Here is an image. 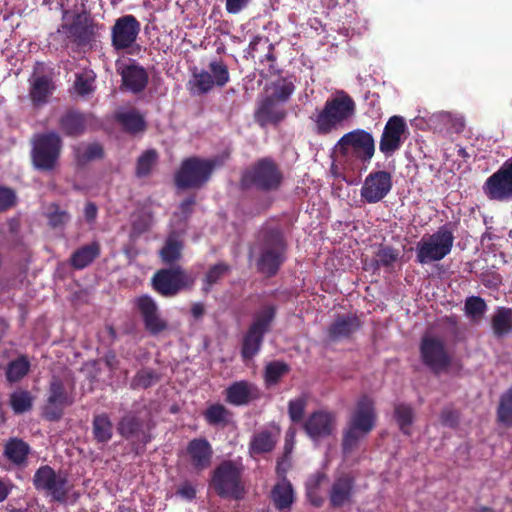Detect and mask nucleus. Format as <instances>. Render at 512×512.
<instances>
[{
  "label": "nucleus",
  "instance_id": "46",
  "mask_svg": "<svg viewBox=\"0 0 512 512\" xmlns=\"http://www.w3.org/2000/svg\"><path fill=\"white\" fill-rule=\"evenodd\" d=\"M158 160V153L155 149L144 151L137 159L135 174L138 178L147 177L151 174L153 167Z\"/></svg>",
  "mask_w": 512,
  "mask_h": 512
},
{
  "label": "nucleus",
  "instance_id": "9",
  "mask_svg": "<svg viewBox=\"0 0 512 512\" xmlns=\"http://www.w3.org/2000/svg\"><path fill=\"white\" fill-rule=\"evenodd\" d=\"M276 316V307L266 305L255 313L253 321L243 335L241 345V357L243 361L254 358L260 351L265 334L270 330V326Z\"/></svg>",
  "mask_w": 512,
  "mask_h": 512
},
{
  "label": "nucleus",
  "instance_id": "27",
  "mask_svg": "<svg viewBox=\"0 0 512 512\" xmlns=\"http://www.w3.org/2000/svg\"><path fill=\"white\" fill-rule=\"evenodd\" d=\"M186 453L190 464L197 472L208 469L212 464L214 450L210 442L204 437L190 440L186 446Z\"/></svg>",
  "mask_w": 512,
  "mask_h": 512
},
{
  "label": "nucleus",
  "instance_id": "20",
  "mask_svg": "<svg viewBox=\"0 0 512 512\" xmlns=\"http://www.w3.org/2000/svg\"><path fill=\"white\" fill-rule=\"evenodd\" d=\"M145 330L152 336H157L168 329V322L162 318L155 300L149 295H142L136 300Z\"/></svg>",
  "mask_w": 512,
  "mask_h": 512
},
{
  "label": "nucleus",
  "instance_id": "30",
  "mask_svg": "<svg viewBox=\"0 0 512 512\" xmlns=\"http://www.w3.org/2000/svg\"><path fill=\"white\" fill-rule=\"evenodd\" d=\"M270 499L279 512H288L292 508L296 496L294 488L288 479L280 480L271 489Z\"/></svg>",
  "mask_w": 512,
  "mask_h": 512
},
{
  "label": "nucleus",
  "instance_id": "28",
  "mask_svg": "<svg viewBox=\"0 0 512 512\" xmlns=\"http://www.w3.org/2000/svg\"><path fill=\"white\" fill-rule=\"evenodd\" d=\"M260 397L258 387L249 381H235L225 390V400L234 406H244Z\"/></svg>",
  "mask_w": 512,
  "mask_h": 512
},
{
  "label": "nucleus",
  "instance_id": "60",
  "mask_svg": "<svg viewBox=\"0 0 512 512\" xmlns=\"http://www.w3.org/2000/svg\"><path fill=\"white\" fill-rule=\"evenodd\" d=\"M74 88L77 93L81 96L88 95L92 91V85L90 81L83 75H77L74 82Z\"/></svg>",
  "mask_w": 512,
  "mask_h": 512
},
{
  "label": "nucleus",
  "instance_id": "21",
  "mask_svg": "<svg viewBox=\"0 0 512 512\" xmlns=\"http://www.w3.org/2000/svg\"><path fill=\"white\" fill-rule=\"evenodd\" d=\"M44 68V64L37 62L34 72L29 79V98L34 107H42L48 103L49 98L55 90V84L51 75L39 74Z\"/></svg>",
  "mask_w": 512,
  "mask_h": 512
},
{
  "label": "nucleus",
  "instance_id": "39",
  "mask_svg": "<svg viewBox=\"0 0 512 512\" xmlns=\"http://www.w3.org/2000/svg\"><path fill=\"white\" fill-rule=\"evenodd\" d=\"M231 271V266L226 262H218L209 267L203 278L202 292L209 293L213 286L218 284Z\"/></svg>",
  "mask_w": 512,
  "mask_h": 512
},
{
  "label": "nucleus",
  "instance_id": "15",
  "mask_svg": "<svg viewBox=\"0 0 512 512\" xmlns=\"http://www.w3.org/2000/svg\"><path fill=\"white\" fill-rule=\"evenodd\" d=\"M483 192L490 200L506 201L512 198V159L505 161L486 179Z\"/></svg>",
  "mask_w": 512,
  "mask_h": 512
},
{
  "label": "nucleus",
  "instance_id": "5",
  "mask_svg": "<svg viewBox=\"0 0 512 512\" xmlns=\"http://www.w3.org/2000/svg\"><path fill=\"white\" fill-rule=\"evenodd\" d=\"M63 23L58 28V32H62L79 47L91 45L99 37L100 30L104 25L97 22L90 11L84 6L81 11L71 12L63 10Z\"/></svg>",
  "mask_w": 512,
  "mask_h": 512
},
{
  "label": "nucleus",
  "instance_id": "7",
  "mask_svg": "<svg viewBox=\"0 0 512 512\" xmlns=\"http://www.w3.org/2000/svg\"><path fill=\"white\" fill-rule=\"evenodd\" d=\"M286 251L287 245L282 232L278 229L266 230L256 262L258 272L267 278L274 277L286 261Z\"/></svg>",
  "mask_w": 512,
  "mask_h": 512
},
{
  "label": "nucleus",
  "instance_id": "50",
  "mask_svg": "<svg viewBox=\"0 0 512 512\" xmlns=\"http://www.w3.org/2000/svg\"><path fill=\"white\" fill-rule=\"evenodd\" d=\"M464 311L467 317L478 321L487 311V304L480 296H470L465 300Z\"/></svg>",
  "mask_w": 512,
  "mask_h": 512
},
{
  "label": "nucleus",
  "instance_id": "41",
  "mask_svg": "<svg viewBox=\"0 0 512 512\" xmlns=\"http://www.w3.org/2000/svg\"><path fill=\"white\" fill-rule=\"evenodd\" d=\"M210 72L206 70L197 71L192 73V78L188 82L189 90L194 95H204L209 93L215 86Z\"/></svg>",
  "mask_w": 512,
  "mask_h": 512
},
{
  "label": "nucleus",
  "instance_id": "45",
  "mask_svg": "<svg viewBox=\"0 0 512 512\" xmlns=\"http://www.w3.org/2000/svg\"><path fill=\"white\" fill-rule=\"evenodd\" d=\"M34 398L28 390H16L10 394L9 404L17 415L30 411L33 407Z\"/></svg>",
  "mask_w": 512,
  "mask_h": 512
},
{
  "label": "nucleus",
  "instance_id": "29",
  "mask_svg": "<svg viewBox=\"0 0 512 512\" xmlns=\"http://www.w3.org/2000/svg\"><path fill=\"white\" fill-rule=\"evenodd\" d=\"M117 430L118 433L127 440L136 439L143 445L151 441L149 433L143 428V421L131 413L124 415L120 419Z\"/></svg>",
  "mask_w": 512,
  "mask_h": 512
},
{
  "label": "nucleus",
  "instance_id": "11",
  "mask_svg": "<svg viewBox=\"0 0 512 512\" xmlns=\"http://www.w3.org/2000/svg\"><path fill=\"white\" fill-rule=\"evenodd\" d=\"M335 151L346 159L352 156L363 163L370 162L375 153L374 137L364 129H354L337 141Z\"/></svg>",
  "mask_w": 512,
  "mask_h": 512
},
{
  "label": "nucleus",
  "instance_id": "18",
  "mask_svg": "<svg viewBox=\"0 0 512 512\" xmlns=\"http://www.w3.org/2000/svg\"><path fill=\"white\" fill-rule=\"evenodd\" d=\"M393 186L392 175L385 170L370 172L360 189L363 202L375 204L382 201L391 191Z\"/></svg>",
  "mask_w": 512,
  "mask_h": 512
},
{
  "label": "nucleus",
  "instance_id": "38",
  "mask_svg": "<svg viewBox=\"0 0 512 512\" xmlns=\"http://www.w3.org/2000/svg\"><path fill=\"white\" fill-rule=\"evenodd\" d=\"M92 433L98 443H107L111 440L113 436V424L107 413L94 415Z\"/></svg>",
  "mask_w": 512,
  "mask_h": 512
},
{
  "label": "nucleus",
  "instance_id": "4",
  "mask_svg": "<svg viewBox=\"0 0 512 512\" xmlns=\"http://www.w3.org/2000/svg\"><path fill=\"white\" fill-rule=\"evenodd\" d=\"M375 422L374 401L369 396L363 395L358 399L347 428L343 431L341 444L343 453L352 452L359 441L374 429Z\"/></svg>",
  "mask_w": 512,
  "mask_h": 512
},
{
  "label": "nucleus",
  "instance_id": "22",
  "mask_svg": "<svg viewBox=\"0 0 512 512\" xmlns=\"http://www.w3.org/2000/svg\"><path fill=\"white\" fill-rule=\"evenodd\" d=\"M117 73L121 76V87L134 94L143 92L149 82V75L146 69L132 61L128 64H117Z\"/></svg>",
  "mask_w": 512,
  "mask_h": 512
},
{
  "label": "nucleus",
  "instance_id": "26",
  "mask_svg": "<svg viewBox=\"0 0 512 512\" xmlns=\"http://www.w3.org/2000/svg\"><path fill=\"white\" fill-rule=\"evenodd\" d=\"M361 327L362 321L357 315H337L327 329V338L333 343L350 340Z\"/></svg>",
  "mask_w": 512,
  "mask_h": 512
},
{
  "label": "nucleus",
  "instance_id": "44",
  "mask_svg": "<svg viewBox=\"0 0 512 512\" xmlns=\"http://www.w3.org/2000/svg\"><path fill=\"white\" fill-rule=\"evenodd\" d=\"M183 243L173 236H169L161 250L159 256L165 265H173L182 256Z\"/></svg>",
  "mask_w": 512,
  "mask_h": 512
},
{
  "label": "nucleus",
  "instance_id": "58",
  "mask_svg": "<svg viewBox=\"0 0 512 512\" xmlns=\"http://www.w3.org/2000/svg\"><path fill=\"white\" fill-rule=\"evenodd\" d=\"M176 494L183 499L192 501L196 498L197 491L195 486L186 480L178 486Z\"/></svg>",
  "mask_w": 512,
  "mask_h": 512
},
{
  "label": "nucleus",
  "instance_id": "62",
  "mask_svg": "<svg viewBox=\"0 0 512 512\" xmlns=\"http://www.w3.org/2000/svg\"><path fill=\"white\" fill-rule=\"evenodd\" d=\"M291 467V463L288 457V451L285 452L284 456L277 461L276 473L281 480L287 479L286 474Z\"/></svg>",
  "mask_w": 512,
  "mask_h": 512
},
{
  "label": "nucleus",
  "instance_id": "13",
  "mask_svg": "<svg viewBox=\"0 0 512 512\" xmlns=\"http://www.w3.org/2000/svg\"><path fill=\"white\" fill-rule=\"evenodd\" d=\"M195 277L180 265L156 271L152 277L153 289L163 297H174L181 290L192 289Z\"/></svg>",
  "mask_w": 512,
  "mask_h": 512
},
{
  "label": "nucleus",
  "instance_id": "43",
  "mask_svg": "<svg viewBox=\"0 0 512 512\" xmlns=\"http://www.w3.org/2000/svg\"><path fill=\"white\" fill-rule=\"evenodd\" d=\"M399 258L400 251L398 249L390 245L380 244L378 250L375 252L372 265L375 269H379L381 267L389 269L394 266Z\"/></svg>",
  "mask_w": 512,
  "mask_h": 512
},
{
  "label": "nucleus",
  "instance_id": "2",
  "mask_svg": "<svg viewBox=\"0 0 512 512\" xmlns=\"http://www.w3.org/2000/svg\"><path fill=\"white\" fill-rule=\"evenodd\" d=\"M284 182V174L279 164L269 156L261 157L242 170L239 189L272 193L278 191Z\"/></svg>",
  "mask_w": 512,
  "mask_h": 512
},
{
  "label": "nucleus",
  "instance_id": "64",
  "mask_svg": "<svg viewBox=\"0 0 512 512\" xmlns=\"http://www.w3.org/2000/svg\"><path fill=\"white\" fill-rule=\"evenodd\" d=\"M13 488L14 485L10 479L0 477V503L8 498Z\"/></svg>",
  "mask_w": 512,
  "mask_h": 512
},
{
  "label": "nucleus",
  "instance_id": "59",
  "mask_svg": "<svg viewBox=\"0 0 512 512\" xmlns=\"http://www.w3.org/2000/svg\"><path fill=\"white\" fill-rule=\"evenodd\" d=\"M325 478L326 475L323 472H316L309 477L306 483L307 494L309 497H311L312 493H315L318 490Z\"/></svg>",
  "mask_w": 512,
  "mask_h": 512
},
{
  "label": "nucleus",
  "instance_id": "36",
  "mask_svg": "<svg viewBox=\"0 0 512 512\" xmlns=\"http://www.w3.org/2000/svg\"><path fill=\"white\" fill-rule=\"evenodd\" d=\"M115 120L125 132L132 135L145 131L147 127L144 117L136 110L118 112Z\"/></svg>",
  "mask_w": 512,
  "mask_h": 512
},
{
  "label": "nucleus",
  "instance_id": "48",
  "mask_svg": "<svg viewBox=\"0 0 512 512\" xmlns=\"http://www.w3.org/2000/svg\"><path fill=\"white\" fill-rule=\"evenodd\" d=\"M395 419L399 425L400 430L406 434H410V426L413 423L414 412L410 405L405 403L396 404L394 407Z\"/></svg>",
  "mask_w": 512,
  "mask_h": 512
},
{
  "label": "nucleus",
  "instance_id": "52",
  "mask_svg": "<svg viewBox=\"0 0 512 512\" xmlns=\"http://www.w3.org/2000/svg\"><path fill=\"white\" fill-rule=\"evenodd\" d=\"M160 379L159 375L151 368H145L139 370L131 381L132 389H147L158 382Z\"/></svg>",
  "mask_w": 512,
  "mask_h": 512
},
{
  "label": "nucleus",
  "instance_id": "56",
  "mask_svg": "<svg viewBox=\"0 0 512 512\" xmlns=\"http://www.w3.org/2000/svg\"><path fill=\"white\" fill-rule=\"evenodd\" d=\"M70 220V215L67 211L59 209L58 206L55 207V210L49 213L48 221L49 225L53 228H58L64 226Z\"/></svg>",
  "mask_w": 512,
  "mask_h": 512
},
{
  "label": "nucleus",
  "instance_id": "53",
  "mask_svg": "<svg viewBox=\"0 0 512 512\" xmlns=\"http://www.w3.org/2000/svg\"><path fill=\"white\" fill-rule=\"evenodd\" d=\"M294 91V84L291 81L284 79L283 81L275 84L272 94L267 96L283 104L290 99Z\"/></svg>",
  "mask_w": 512,
  "mask_h": 512
},
{
  "label": "nucleus",
  "instance_id": "37",
  "mask_svg": "<svg viewBox=\"0 0 512 512\" xmlns=\"http://www.w3.org/2000/svg\"><path fill=\"white\" fill-rule=\"evenodd\" d=\"M491 327L498 338L512 332V308L498 307L492 316Z\"/></svg>",
  "mask_w": 512,
  "mask_h": 512
},
{
  "label": "nucleus",
  "instance_id": "47",
  "mask_svg": "<svg viewBox=\"0 0 512 512\" xmlns=\"http://www.w3.org/2000/svg\"><path fill=\"white\" fill-rule=\"evenodd\" d=\"M497 419L506 427H512V386L500 398Z\"/></svg>",
  "mask_w": 512,
  "mask_h": 512
},
{
  "label": "nucleus",
  "instance_id": "35",
  "mask_svg": "<svg viewBox=\"0 0 512 512\" xmlns=\"http://www.w3.org/2000/svg\"><path fill=\"white\" fill-rule=\"evenodd\" d=\"M233 412L221 403L209 405L203 412L206 423L211 427L225 428L232 423Z\"/></svg>",
  "mask_w": 512,
  "mask_h": 512
},
{
  "label": "nucleus",
  "instance_id": "63",
  "mask_svg": "<svg viewBox=\"0 0 512 512\" xmlns=\"http://www.w3.org/2000/svg\"><path fill=\"white\" fill-rule=\"evenodd\" d=\"M251 0H226V11L229 14H238L241 12Z\"/></svg>",
  "mask_w": 512,
  "mask_h": 512
},
{
  "label": "nucleus",
  "instance_id": "25",
  "mask_svg": "<svg viewBox=\"0 0 512 512\" xmlns=\"http://www.w3.org/2000/svg\"><path fill=\"white\" fill-rule=\"evenodd\" d=\"M286 116L287 111L283 104L268 96L259 101L254 112V120L262 128L268 125L277 126Z\"/></svg>",
  "mask_w": 512,
  "mask_h": 512
},
{
  "label": "nucleus",
  "instance_id": "14",
  "mask_svg": "<svg viewBox=\"0 0 512 512\" xmlns=\"http://www.w3.org/2000/svg\"><path fill=\"white\" fill-rule=\"evenodd\" d=\"M419 353L422 363L434 374H440L452 364V356L440 337L424 335L420 341Z\"/></svg>",
  "mask_w": 512,
  "mask_h": 512
},
{
  "label": "nucleus",
  "instance_id": "40",
  "mask_svg": "<svg viewBox=\"0 0 512 512\" xmlns=\"http://www.w3.org/2000/svg\"><path fill=\"white\" fill-rule=\"evenodd\" d=\"M30 362L25 355L10 361L5 369L6 380L10 383L21 381L30 371Z\"/></svg>",
  "mask_w": 512,
  "mask_h": 512
},
{
  "label": "nucleus",
  "instance_id": "54",
  "mask_svg": "<svg viewBox=\"0 0 512 512\" xmlns=\"http://www.w3.org/2000/svg\"><path fill=\"white\" fill-rule=\"evenodd\" d=\"M306 406L307 398L305 396H300L289 401L288 415L293 423H300L303 420Z\"/></svg>",
  "mask_w": 512,
  "mask_h": 512
},
{
  "label": "nucleus",
  "instance_id": "23",
  "mask_svg": "<svg viewBox=\"0 0 512 512\" xmlns=\"http://www.w3.org/2000/svg\"><path fill=\"white\" fill-rule=\"evenodd\" d=\"M355 477L350 473L336 476L328 492L331 508H342L353 501L355 494Z\"/></svg>",
  "mask_w": 512,
  "mask_h": 512
},
{
  "label": "nucleus",
  "instance_id": "8",
  "mask_svg": "<svg viewBox=\"0 0 512 512\" xmlns=\"http://www.w3.org/2000/svg\"><path fill=\"white\" fill-rule=\"evenodd\" d=\"M454 240L450 225L440 226L434 233L423 236L417 243L416 261L422 265L441 261L451 253Z\"/></svg>",
  "mask_w": 512,
  "mask_h": 512
},
{
  "label": "nucleus",
  "instance_id": "24",
  "mask_svg": "<svg viewBox=\"0 0 512 512\" xmlns=\"http://www.w3.org/2000/svg\"><path fill=\"white\" fill-rule=\"evenodd\" d=\"M336 424V416L334 413L326 410H317L311 413L303 424V428L307 435L313 439L329 437Z\"/></svg>",
  "mask_w": 512,
  "mask_h": 512
},
{
  "label": "nucleus",
  "instance_id": "34",
  "mask_svg": "<svg viewBox=\"0 0 512 512\" xmlns=\"http://www.w3.org/2000/svg\"><path fill=\"white\" fill-rule=\"evenodd\" d=\"M278 433L263 429L256 432L250 440L249 452L251 455H261L271 452L278 441Z\"/></svg>",
  "mask_w": 512,
  "mask_h": 512
},
{
  "label": "nucleus",
  "instance_id": "31",
  "mask_svg": "<svg viewBox=\"0 0 512 512\" xmlns=\"http://www.w3.org/2000/svg\"><path fill=\"white\" fill-rule=\"evenodd\" d=\"M60 131L68 137H78L85 132V115L76 110H68L58 119Z\"/></svg>",
  "mask_w": 512,
  "mask_h": 512
},
{
  "label": "nucleus",
  "instance_id": "16",
  "mask_svg": "<svg viewBox=\"0 0 512 512\" xmlns=\"http://www.w3.org/2000/svg\"><path fill=\"white\" fill-rule=\"evenodd\" d=\"M48 392L43 416L48 421H58L62 418L64 409L74 403V397L67 392L64 383L58 377L52 378Z\"/></svg>",
  "mask_w": 512,
  "mask_h": 512
},
{
  "label": "nucleus",
  "instance_id": "10",
  "mask_svg": "<svg viewBox=\"0 0 512 512\" xmlns=\"http://www.w3.org/2000/svg\"><path fill=\"white\" fill-rule=\"evenodd\" d=\"M217 161L192 156L184 159L175 173V185L179 189H199L211 178Z\"/></svg>",
  "mask_w": 512,
  "mask_h": 512
},
{
  "label": "nucleus",
  "instance_id": "12",
  "mask_svg": "<svg viewBox=\"0 0 512 512\" xmlns=\"http://www.w3.org/2000/svg\"><path fill=\"white\" fill-rule=\"evenodd\" d=\"M32 481L37 491L44 492L52 501L58 503L67 501L72 487L65 473H57L49 465L40 466L35 471Z\"/></svg>",
  "mask_w": 512,
  "mask_h": 512
},
{
  "label": "nucleus",
  "instance_id": "42",
  "mask_svg": "<svg viewBox=\"0 0 512 512\" xmlns=\"http://www.w3.org/2000/svg\"><path fill=\"white\" fill-rule=\"evenodd\" d=\"M74 156L78 166H85L93 160L103 158L104 150L99 143L79 145L74 148Z\"/></svg>",
  "mask_w": 512,
  "mask_h": 512
},
{
  "label": "nucleus",
  "instance_id": "55",
  "mask_svg": "<svg viewBox=\"0 0 512 512\" xmlns=\"http://www.w3.org/2000/svg\"><path fill=\"white\" fill-rule=\"evenodd\" d=\"M16 194L11 188L0 186V212L7 211L16 204Z\"/></svg>",
  "mask_w": 512,
  "mask_h": 512
},
{
  "label": "nucleus",
  "instance_id": "19",
  "mask_svg": "<svg viewBox=\"0 0 512 512\" xmlns=\"http://www.w3.org/2000/svg\"><path fill=\"white\" fill-rule=\"evenodd\" d=\"M141 31V24L134 15L128 14L115 20L111 28V44L116 51L133 46Z\"/></svg>",
  "mask_w": 512,
  "mask_h": 512
},
{
  "label": "nucleus",
  "instance_id": "1",
  "mask_svg": "<svg viewBox=\"0 0 512 512\" xmlns=\"http://www.w3.org/2000/svg\"><path fill=\"white\" fill-rule=\"evenodd\" d=\"M353 97L344 90H336L310 115L312 131L317 136H327L343 128L356 115Z\"/></svg>",
  "mask_w": 512,
  "mask_h": 512
},
{
  "label": "nucleus",
  "instance_id": "6",
  "mask_svg": "<svg viewBox=\"0 0 512 512\" xmlns=\"http://www.w3.org/2000/svg\"><path fill=\"white\" fill-rule=\"evenodd\" d=\"M63 140L56 131L37 133L31 140V163L35 170L50 173L59 166Z\"/></svg>",
  "mask_w": 512,
  "mask_h": 512
},
{
  "label": "nucleus",
  "instance_id": "49",
  "mask_svg": "<svg viewBox=\"0 0 512 512\" xmlns=\"http://www.w3.org/2000/svg\"><path fill=\"white\" fill-rule=\"evenodd\" d=\"M290 371L288 364L282 361H272L265 366L264 379L267 385H275Z\"/></svg>",
  "mask_w": 512,
  "mask_h": 512
},
{
  "label": "nucleus",
  "instance_id": "33",
  "mask_svg": "<svg viewBox=\"0 0 512 512\" xmlns=\"http://www.w3.org/2000/svg\"><path fill=\"white\" fill-rule=\"evenodd\" d=\"M101 246L99 242L93 241L76 249L70 257V265L76 270L88 267L100 256Z\"/></svg>",
  "mask_w": 512,
  "mask_h": 512
},
{
  "label": "nucleus",
  "instance_id": "61",
  "mask_svg": "<svg viewBox=\"0 0 512 512\" xmlns=\"http://www.w3.org/2000/svg\"><path fill=\"white\" fill-rule=\"evenodd\" d=\"M195 204H196V198L194 195L184 199L179 205L181 217L184 219L189 218L193 212V207Z\"/></svg>",
  "mask_w": 512,
  "mask_h": 512
},
{
  "label": "nucleus",
  "instance_id": "3",
  "mask_svg": "<svg viewBox=\"0 0 512 512\" xmlns=\"http://www.w3.org/2000/svg\"><path fill=\"white\" fill-rule=\"evenodd\" d=\"M244 471L245 467L240 459L223 460L211 472L209 486L222 499L243 500L247 493L243 480Z\"/></svg>",
  "mask_w": 512,
  "mask_h": 512
},
{
  "label": "nucleus",
  "instance_id": "17",
  "mask_svg": "<svg viewBox=\"0 0 512 512\" xmlns=\"http://www.w3.org/2000/svg\"><path fill=\"white\" fill-rule=\"evenodd\" d=\"M408 126L402 116H391L386 122L380 142L379 150L385 157H391L398 151L406 140Z\"/></svg>",
  "mask_w": 512,
  "mask_h": 512
},
{
  "label": "nucleus",
  "instance_id": "51",
  "mask_svg": "<svg viewBox=\"0 0 512 512\" xmlns=\"http://www.w3.org/2000/svg\"><path fill=\"white\" fill-rule=\"evenodd\" d=\"M208 67L215 86L222 88L230 81L229 69L223 60L211 61Z\"/></svg>",
  "mask_w": 512,
  "mask_h": 512
},
{
  "label": "nucleus",
  "instance_id": "32",
  "mask_svg": "<svg viewBox=\"0 0 512 512\" xmlns=\"http://www.w3.org/2000/svg\"><path fill=\"white\" fill-rule=\"evenodd\" d=\"M30 453V445L18 437L9 438L4 445V457L16 466L26 465Z\"/></svg>",
  "mask_w": 512,
  "mask_h": 512
},
{
  "label": "nucleus",
  "instance_id": "57",
  "mask_svg": "<svg viewBox=\"0 0 512 512\" xmlns=\"http://www.w3.org/2000/svg\"><path fill=\"white\" fill-rule=\"evenodd\" d=\"M440 421L443 426L454 428L459 423V414L452 408H444L440 415Z\"/></svg>",
  "mask_w": 512,
  "mask_h": 512
}]
</instances>
